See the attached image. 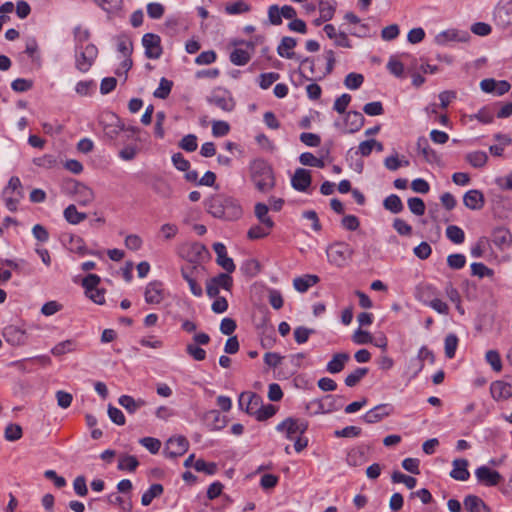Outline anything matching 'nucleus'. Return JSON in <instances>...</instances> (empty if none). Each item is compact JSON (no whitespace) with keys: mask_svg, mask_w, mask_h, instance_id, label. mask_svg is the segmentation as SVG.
I'll list each match as a JSON object with an SVG mask.
<instances>
[{"mask_svg":"<svg viewBox=\"0 0 512 512\" xmlns=\"http://www.w3.org/2000/svg\"><path fill=\"white\" fill-rule=\"evenodd\" d=\"M207 210L213 217L227 221L237 220L243 214L238 200L223 194L212 196L207 203Z\"/></svg>","mask_w":512,"mask_h":512,"instance_id":"nucleus-1","label":"nucleus"},{"mask_svg":"<svg viewBox=\"0 0 512 512\" xmlns=\"http://www.w3.org/2000/svg\"><path fill=\"white\" fill-rule=\"evenodd\" d=\"M250 180L255 188L267 193L275 187L276 179L272 166L264 159L257 158L249 164Z\"/></svg>","mask_w":512,"mask_h":512,"instance_id":"nucleus-2","label":"nucleus"},{"mask_svg":"<svg viewBox=\"0 0 512 512\" xmlns=\"http://www.w3.org/2000/svg\"><path fill=\"white\" fill-rule=\"evenodd\" d=\"M108 122L102 121L104 138L114 145L125 144L139 132L138 127H126L122 120L114 113L108 116Z\"/></svg>","mask_w":512,"mask_h":512,"instance_id":"nucleus-3","label":"nucleus"},{"mask_svg":"<svg viewBox=\"0 0 512 512\" xmlns=\"http://www.w3.org/2000/svg\"><path fill=\"white\" fill-rule=\"evenodd\" d=\"M208 104L215 106L223 112L230 113L236 107V102L231 92L223 87L214 88L211 93L206 97Z\"/></svg>","mask_w":512,"mask_h":512,"instance_id":"nucleus-4","label":"nucleus"},{"mask_svg":"<svg viewBox=\"0 0 512 512\" xmlns=\"http://www.w3.org/2000/svg\"><path fill=\"white\" fill-rule=\"evenodd\" d=\"M326 253L331 264L343 267L351 259L354 251L346 242H335L328 246Z\"/></svg>","mask_w":512,"mask_h":512,"instance_id":"nucleus-5","label":"nucleus"},{"mask_svg":"<svg viewBox=\"0 0 512 512\" xmlns=\"http://www.w3.org/2000/svg\"><path fill=\"white\" fill-rule=\"evenodd\" d=\"M308 429V422L306 420L288 417L276 426V430L284 432L286 438L294 440L296 434H304Z\"/></svg>","mask_w":512,"mask_h":512,"instance_id":"nucleus-6","label":"nucleus"},{"mask_svg":"<svg viewBox=\"0 0 512 512\" xmlns=\"http://www.w3.org/2000/svg\"><path fill=\"white\" fill-rule=\"evenodd\" d=\"M98 55V49L94 44H87L82 51L76 53V68L86 73L90 70Z\"/></svg>","mask_w":512,"mask_h":512,"instance_id":"nucleus-7","label":"nucleus"},{"mask_svg":"<svg viewBox=\"0 0 512 512\" xmlns=\"http://www.w3.org/2000/svg\"><path fill=\"white\" fill-rule=\"evenodd\" d=\"M64 187L69 192L74 193L78 196V203L80 205L86 206L89 203H91L94 199L92 189H90L85 184L77 180L69 179L65 181Z\"/></svg>","mask_w":512,"mask_h":512,"instance_id":"nucleus-8","label":"nucleus"},{"mask_svg":"<svg viewBox=\"0 0 512 512\" xmlns=\"http://www.w3.org/2000/svg\"><path fill=\"white\" fill-rule=\"evenodd\" d=\"M263 403L262 397L255 392H242L239 395L238 405L239 408L245 411L250 416H255L257 409L260 408Z\"/></svg>","mask_w":512,"mask_h":512,"instance_id":"nucleus-9","label":"nucleus"},{"mask_svg":"<svg viewBox=\"0 0 512 512\" xmlns=\"http://www.w3.org/2000/svg\"><path fill=\"white\" fill-rule=\"evenodd\" d=\"M189 442L184 436L170 437L165 445L164 454L169 458H177L187 452Z\"/></svg>","mask_w":512,"mask_h":512,"instance_id":"nucleus-10","label":"nucleus"},{"mask_svg":"<svg viewBox=\"0 0 512 512\" xmlns=\"http://www.w3.org/2000/svg\"><path fill=\"white\" fill-rule=\"evenodd\" d=\"M142 44L145 48V56L148 59H158L161 57L163 50L159 35L154 33L144 34L142 37Z\"/></svg>","mask_w":512,"mask_h":512,"instance_id":"nucleus-11","label":"nucleus"},{"mask_svg":"<svg viewBox=\"0 0 512 512\" xmlns=\"http://www.w3.org/2000/svg\"><path fill=\"white\" fill-rule=\"evenodd\" d=\"M184 257L194 264L204 262L210 258V253L205 245L195 242L184 249Z\"/></svg>","mask_w":512,"mask_h":512,"instance_id":"nucleus-12","label":"nucleus"},{"mask_svg":"<svg viewBox=\"0 0 512 512\" xmlns=\"http://www.w3.org/2000/svg\"><path fill=\"white\" fill-rule=\"evenodd\" d=\"M394 412V407L391 404L384 403L379 404L372 409H370L368 412H366L362 419L367 424H374L378 423L384 418L390 416Z\"/></svg>","mask_w":512,"mask_h":512,"instance_id":"nucleus-13","label":"nucleus"},{"mask_svg":"<svg viewBox=\"0 0 512 512\" xmlns=\"http://www.w3.org/2000/svg\"><path fill=\"white\" fill-rule=\"evenodd\" d=\"M3 337L12 346H22L27 343L28 334L19 326L9 325L3 330Z\"/></svg>","mask_w":512,"mask_h":512,"instance_id":"nucleus-14","label":"nucleus"},{"mask_svg":"<svg viewBox=\"0 0 512 512\" xmlns=\"http://www.w3.org/2000/svg\"><path fill=\"white\" fill-rule=\"evenodd\" d=\"M475 476L479 483L485 486H497L502 480V475L487 466H480L475 470Z\"/></svg>","mask_w":512,"mask_h":512,"instance_id":"nucleus-15","label":"nucleus"},{"mask_svg":"<svg viewBox=\"0 0 512 512\" xmlns=\"http://www.w3.org/2000/svg\"><path fill=\"white\" fill-rule=\"evenodd\" d=\"M213 249L217 255L216 263L226 272L232 273L236 266L233 262V259L228 257L226 246L221 242H216L213 244Z\"/></svg>","mask_w":512,"mask_h":512,"instance_id":"nucleus-16","label":"nucleus"},{"mask_svg":"<svg viewBox=\"0 0 512 512\" xmlns=\"http://www.w3.org/2000/svg\"><path fill=\"white\" fill-rule=\"evenodd\" d=\"M312 178L309 170L304 168H297L291 178L292 187L300 192L306 191L311 185Z\"/></svg>","mask_w":512,"mask_h":512,"instance_id":"nucleus-17","label":"nucleus"},{"mask_svg":"<svg viewBox=\"0 0 512 512\" xmlns=\"http://www.w3.org/2000/svg\"><path fill=\"white\" fill-rule=\"evenodd\" d=\"M463 203L470 210H481L485 205L484 194L480 190L471 189L464 194Z\"/></svg>","mask_w":512,"mask_h":512,"instance_id":"nucleus-18","label":"nucleus"},{"mask_svg":"<svg viewBox=\"0 0 512 512\" xmlns=\"http://www.w3.org/2000/svg\"><path fill=\"white\" fill-rule=\"evenodd\" d=\"M490 392L496 401L507 400L512 397V385L504 381H494L490 385Z\"/></svg>","mask_w":512,"mask_h":512,"instance_id":"nucleus-19","label":"nucleus"},{"mask_svg":"<svg viewBox=\"0 0 512 512\" xmlns=\"http://www.w3.org/2000/svg\"><path fill=\"white\" fill-rule=\"evenodd\" d=\"M144 297L148 304H159L163 300L162 283L159 281L150 282L146 286Z\"/></svg>","mask_w":512,"mask_h":512,"instance_id":"nucleus-20","label":"nucleus"},{"mask_svg":"<svg viewBox=\"0 0 512 512\" xmlns=\"http://www.w3.org/2000/svg\"><path fill=\"white\" fill-rule=\"evenodd\" d=\"M417 149L422 153L424 159L428 163L433 164L440 162L439 155L430 147L428 140L424 136L417 139Z\"/></svg>","mask_w":512,"mask_h":512,"instance_id":"nucleus-21","label":"nucleus"},{"mask_svg":"<svg viewBox=\"0 0 512 512\" xmlns=\"http://www.w3.org/2000/svg\"><path fill=\"white\" fill-rule=\"evenodd\" d=\"M365 118L359 111H349L345 116V124L348 127L349 133L358 132L364 125Z\"/></svg>","mask_w":512,"mask_h":512,"instance_id":"nucleus-22","label":"nucleus"},{"mask_svg":"<svg viewBox=\"0 0 512 512\" xmlns=\"http://www.w3.org/2000/svg\"><path fill=\"white\" fill-rule=\"evenodd\" d=\"M464 506L468 512H491L489 506L476 495H467L464 498Z\"/></svg>","mask_w":512,"mask_h":512,"instance_id":"nucleus-23","label":"nucleus"},{"mask_svg":"<svg viewBox=\"0 0 512 512\" xmlns=\"http://www.w3.org/2000/svg\"><path fill=\"white\" fill-rule=\"evenodd\" d=\"M210 430H221L227 425L225 416H222L218 410H210L204 416Z\"/></svg>","mask_w":512,"mask_h":512,"instance_id":"nucleus-24","label":"nucleus"},{"mask_svg":"<svg viewBox=\"0 0 512 512\" xmlns=\"http://www.w3.org/2000/svg\"><path fill=\"white\" fill-rule=\"evenodd\" d=\"M494 15L500 25L505 27L512 24V2L497 6Z\"/></svg>","mask_w":512,"mask_h":512,"instance_id":"nucleus-25","label":"nucleus"},{"mask_svg":"<svg viewBox=\"0 0 512 512\" xmlns=\"http://www.w3.org/2000/svg\"><path fill=\"white\" fill-rule=\"evenodd\" d=\"M350 359V356L346 352L336 353L333 355L332 359L327 363V371L331 374H336L341 372L346 362Z\"/></svg>","mask_w":512,"mask_h":512,"instance_id":"nucleus-26","label":"nucleus"},{"mask_svg":"<svg viewBox=\"0 0 512 512\" xmlns=\"http://www.w3.org/2000/svg\"><path fill=\"white\" fill-rule=\"evenodd\" d=\"M118 403L129 413H136L141 407L146 405V401L142 398L134 399L129 395H122L118 399Z\"/></svg>","mask_w":512,"mask_h":512,"instance_id":"nucleus-27","label":"nucleus"},{"mask_svg":"<svg viewBox=\"0 0 512 512\" xmlns=\"http://www.w3.org/2000/svg\"><path fill=\"white\" fill-rule=\"evenodd\" d=\"M454 468L450 472V476L455 480L466 481L470 477L467 469L468 461L466 459H455L453 461Z\"/></svg>","mask_w":512,"mask_h":512,"instance_id":"nucleus-28","label":"nucleus"},{"mask_svg":"<svg viewBox=\"0 0 512 512\" xmlns=\"http://www.w3.org/2000/svg\"><path fill=\"white\" fill-rule=\"evenodd\" d=\"M297 45V41L293 37L285 36L281 39L280 44L277 47V53L280 57L292 59L295 57V53L290 51Z\"/></svg>","mask_w":512,"mask_h":512,"instance_id":"nucleus-29","label":"nucleus"},{"mask_svg":"<svg viewBox=\"0 0 512 512\" xmlns=\"http://www.w3.org/2000/svg\"><path fill=\"white\" fill-rule=\"evenodd\" d=\"M319 277L317 275L306 274L302 277H296L293 280L294 288L303 293L306 292L311 286L317 284L319 282Z\"/></svg>","mask_w":512,"mask_h":512,"instance_id":"nucleus-30","label":"nucleus"},{"mask_svg":"<svg viewBox=\"0 0 512 512\" xmlns=\"http://www.w3.org/2000/svg\"><path fill=\"white\" fill-rule=\"evenodd\" d=\"M65 220L73 225L79 224L87 218V214L78 212L74 204L68 205L63 212Z\"/></svg>","mask_w":512,"mask_h":512,"instance_id":"nucleus-31","label":"nucleus"},{"mask_svg":"<svg viewBox=\"0 0 512 512\" xmlns=\"http://www.w3.org/2000/svg\"><path fill=\"white\" fill-rule=\"evenodd\" d=\"M268 206L264 203H257L255 205V215L257 219L267 228L272 229L275 225L274 221L267 215L268 214Z\"/></svg>","mask_w":512,"mask_h":512,"instance_id":"nucleus-32","label":"nucleus"},{"mask_svg":"<svg viewBox=\"0 0 512 512\" xmlns=\"http://www.w3.org/2000/svg\"><path fill=\"white\" fill-rule=\"evenodd\" d=\"M164 487L162 484H152L147 491L142 494L141 504L148 506L151 504L154 498L160 497L163 494Z\"/></svg>","mask_w":512,"mask_h":512,"instance_id":"nucleus-33","label":"nucleus"},{"mask_svg":"<svg viewBox=\"0 0 512 512\" xmlns=\"http://www.w3.org/2000/svg\"><path fill=\"white\" fill-rule=\"evenodd\" d=\"M323 398L324 412H326V414L338 411L343 407L342 396L328 394L323 396Z\"/></svg>","mask_w":512,"mask_h":512,"instance_id":"nucleus-34","label":"nucleus"},{"mask_svg":"<svg viewBox=\"0 0 512 512\" xmlns=\"http://www.w3.org/2000/svg\"><path fill=\"white\" fill-rule=\"evenodd\" d=\"M383 206L386 210L390 211L393 214H398L402 212L404 209V205L400 197L396 194H391L387 196L383 201Z\"/></svg>","mask_w":512,"mask_h":512,"instance_id":"nucleus-35","label":"nucleus"},{"mask_svg":"<svg viewBox=\"0 0 512 512\" xmlns=\"http://www.w3.org/2000/svg\"><path fill=\"white\" fill-rule=\"evenodd\" d=\"M466 161L474 168H482L488 161V156L484 151H474L466 155Z\"/></svg>","mask_w":512,"mask_h":512,"instance_id":"nucleus-36","label":"nucleus"},{"mask_svg":"<svg viewBox=\"0 0 512 512\" xmlns=\"http://www.w3.org/2000/svg\"><path fill=\"white\" fill-rule=\"evenodd\" d=\"M69 242H70V246H71L70 247L71 251H73L79 255H86V254L96 255L97 254L95 252L89 251L86 248L85 241L80 236L71 235Z\"/></svg>","mask_w":512,"mask_h":512,"instance_id":"nucleus-37","label":"nucleus"},{"mask_svg":"<svg viewBox=\"0 0 512 512\" xmlns=\"http://www.w3.org/2000/svg\"><path fill=\"white\" fill-rule=\"evenodd\" d=\"M417 359L419 360V366L417 370L414 372V377L418 375L419 372L424 368V361L428 360L430 364L435 363V355L432 350L428 349L426 346H422L417 354Z\"/></svg>","mask_w":512,"mask_h":512,"instance_id":"nucleus-38","label":"nucleus"},{"mask_svg":"<svg viewBox=\"0 0 512 512\" xmlns=\"http://www.w3.org/2000/svg\"><path fill=\"white\" fill-rule=\"evenodd\" d=\"M369 372L367 367H358L353 372L348 374L344 380L345 385L348 387L356 386L363 377H365Z\"/></svg>","mask_w":512,"mask_h":512,"instance_id":"nucleus-39","label":"nucleus"},{"mask_svg":"<svg viewBox=\"0 0 512 512\" xmlns=\"http://www.w3.org/2000/svg\"><path fill=\"white\" fill-rule=\"evenodd\" d=\"M229 59L232 64L236 66H243L246 65L250 59L251 56L248 51L240 48H235L229 56Z\"/></svg>","mask_w":512,"mask_h":512,"instance_id":"nucleus-40","label":"nucleus"},{"mask_svg":"<svg viewBox=\"0 0 512 512\" xmlns=\"http://www.w3.org/2000/svg\"><path fill=\"white\" fill-rule=\"evenodd\" d=\"M322 19L331 20L336 11V2L334 0H319L318 3Z\"/></svg>","mask_w":512,"mask_h":512,"instance_id":"nucleus-41","label":"nucleus"},{"mask_svg":"<svg viewBox=\"0 0 512 512\" xmlns=\"http://www.w3.org/2000/svg\"><path fill=\"white\" fill-rule=\"evenodd\" d=\"M9 193H15L16 197L24 198V189L20 179L17 176H12L8 182V185L3 190V195Z\"/></svg>","mask_w":512,"mask_h":512,"instance_id":"nucleus-42","label":"nucleus"},{"mask_svg":"<svg viewBox=\"0 0 512 512\" xmlns=\"http://www.w3.org/2000/svg\"><path fill=\"white\" fill-rule=\"evenodd\" d=\"M323 159H324V156H322L321 158H317L310 152H304L299 156V161L302 165L317 167V168L325 167V163H324Z\"/></svg>","mask_w":512,"mask_h":512,"instance_id":"nucleus-43","label":"nucleus"},{"mask_svg":"<svg viewBox=\"0 0 512 512\" xmlns=\"http://www.w3.org/2000/svg\"><path fill=\"white\" fill-rule=\"evenodd\" d=\"M139 466L138 459L133 455H123L119 458L118 469L121 471L127 470L133 472Z\"/></svg>","mask_w":512,"mask_h":512,"instance_id":"nucleus-44","label":"nucleus"},{"mask_svg":"<svg viewBox=\"0 0 512 512\" xmlns=\"http://www.w3.org/2000/svg\"><path fill=\"white\" fill-rule=\"evenodd\" d=\"M173 82L165 77H162L159 82V87L153 92V96L159 99H166L172 90Z\"/></svg>","mask_w":512,"mask_h":512,"instance_id":"nucleus-45","label":"nucleus"},{"mask_svg":"<svg viewBox=\"0 0 512 512\" xmlns=\"http://www.w3.org/2000/svg\"><path fill=\"white\" fill-rule=\"evenodd\" d=\"M458 341H459L458 337L453 333H450L445 337L444 348H445V355L448 359H452L455 357V353H456L457 346H458Z\"/></svg>","mask_w":512,"mask_h":512,"instance_id":"nucleus-46","label":"nucleus"},{"mask_svg":"<svg viewBox=\"0 0 512 512\" xmlns=\"http://www.w3.org/2000/svg\"><path fill=\"white\" fill-rule=\"evenodd\" d=\"M391 480L393 483H403L405 484V486L408 488V489H413L415 488L416 484H417V479L412 477V476H408L406 474H403L402 472L400 471H394L391 475Z\"/></svg>","mask_w":512,"mask_h":512,"instance_id":"nucleus-47","label":"nucleus"},{"mask_svg":"<svg viewBox=\"0 0 512 512\" xmlns=\"http://www.w3.org/2000/svg\"><path fill=\"white\" fill-rule=\"evenodd\" d=\"M446 236L451 242L455 244H461L465 240L464 231L456 225H449L446 228Z\"/></svg>","mask_w":512,"mask_h":512,"instance_id":"nucleus-48","label":"nucleus"},{"mask_svg":"<svg viewBox=\"0 0 512 512\" xmlns=\"http://www.w3.org/2000/svg\"><path fill=\"white\" fill-rule=\"evenodd\" d=\"M277 412V407L273 404H261L260 408L257 409V413L255 414V418L257 421H266L269 418L273 417Z\"/></svg>","mask_w":512,"mask_h":512,"instance_id":"nucleus-49","label":"nucleus"},{"mask_svg":"<svg viewBox=\"0 0 512 512\" xmlns=\"http://www.w3.org/2000/svg\"><path fill=\"white\" fill-rule=\"evenodd\" d=\"M117 50L124 56H131L133 52V43L126 35H120L117 41Z\"/></svg>","mask_w":512,"mask_h":512,"instance_id":"nucleus-50","label":"nucleus"},{"mask_svg":"<svg viewBox=\"0 0 512 512\" xmlns=\"http://www.w3.org/2000/svg\"><path fill=\"white\" fill-rule=\"evenodd\" d=\"M251 10V7L249 4H247L243 0L236 1L231 4H227L225 7V11L227 14L230 15H236V14H242L247 13Z\"/></svg>","mask_w":512,"mask_h":512,"instance_id":"nucleus-51","label":"nucleus"},{"mask_svg":"<svg viewBox=\"0 0 512 512\" xmlns=\"http://www.w3.org/2000/svg\"><path fill=\"white\" fill-rule=\"evenodd\" d=\"M107 500L110 504L118 505L123 512H131L133 509V504L130 499L125 500L123 497L114 493L108 495Z\"/></svg>","mask_w":512,"mask_h":512,"instance_id":"nucleus-52","label":"nucleus"},{"mask_svg":"<svg viewBox=\"0 0 512 512\" xmlns=\"http://www.w3.org/2000/svg\"><path fill=\"white\" fill-rule=\"evenodd\" d=\"M409 210L416 216H422L425 213V203L419 197H411L407 201Z\"/></svg>","mask_w":512,"mask_h":512,"instance_id":"nucleus-53","label":"nucleus"},{"mask_svg":"<svg viewBox=\"0 0 512 512\" xmlns=\"http://www.w3.org/2000/svg\"><path fill=\"white\" fill-rule=\"evenodd\" d=\"M22 435V428L18 424L10 423L5 428L4 436L7 441H17Z\"/></svg>","mask_w":512,"mask_h":512,"instance_id":"nucleus-54","label":"nucleus"},{"mask_svg":"<svg viewBox=\"0 0 512 512\" xmlns=\"http://www.w3.org/2000/svg\"><path fill=\"white\" fill-rule=\"evenodd\" d=\"M471 273L473 276H478L479 278L492 277L494 275V271L491 268L480 262L471 264Z\"/></svg>","mask_w":512,"mask_h":512,"instance_id":"nucleus-55","label":"nucleus"},{"mask_svg":"<svg viewBox=\"0 0 512 512\" xmlns=\"http://www.w3.org/2000/svg\"><path fill=\"white\" fill-rule=\"evenodd\" d=\"M194 468L196 471L207 475H214L217 472V464L215 462H206L203 459L196 460Z\"/></svg>","mask_w":512,"mask_h":512,"instance_id":"nucleus-56","label":"nucleus"},{"mask_svg":"<svg viewBox=\"0 0 512 512\" xmlns=\"http://www.w3.org/2000/svg\"><path fill=\"white\" fill-rule=\"evenodd\" d=\"M364 82V76L359 73L351 72L349 73L344 80V84L348 89L356 90L358 89Z\"/></svg>","mask_w":512,"mask_h":512,"instance_id":"nucleus-57","label":"nucleus"},{"mask_svg":"<svg viewBox=\"0 0 512 512\" xmlns=\"http://www.w3.org/2000/svg\"><path fill=\"white\" fill-rule=\"evenodd\" d=\"M485 359L494 371L500 372L502 370V361L497 350H488Z\"/></svg>","mask_w":512,"mask_h":512,"instance_id":"nucleus-58","label":"nucleus"},{"mask_svg":"<svg viewBox=\"0 0 512 512\" xmlns=\"http://www.w3.org/2000/svg\"><path fill=\"white\" fill-rule=\"evenodd\" d=\"M178 146L186 152H194L198 147L197 136L194 134L184 136L178 143Z\"/></svg>","mask_w":512,"mask_h":512,"instance_id":"nucleus-59","label":"nucleus"},{"mask_svg":"<svg viewBox=\"0 0 512 512\" xmlns=\"http://www.w3.org/2000/svg\"><path fill=\"white\" fill-rule=\"evenodd\" d=\"M213 283L224 290L230 291L233 286V279L229 273H220L217 276L211 278Z\"/></svg>","mask_w":512,"mask_h":512,"instance_id":"nucleus-60","label":"nucleus"},{"mask_svg":"<svg viewBox=\"0 0 512 512\" xmlns=\"http://www.w3.org/2000/svg\"><path fill=\"white\" fill-rule=\"evenodd\" d=\"M315 330L304 326H298L294 329V338L298 344H304L308 341L310 335L314 334Z\"/></svg>","mask_w":512,"mask_h":512,"instance_id":"nucleus-61","label":"nucleus"},{"mask_svg":"<svg viewBox=\"0 0 512 512\" xmlns=\"http://www.w3.org/2000/svg\"><path fill=\"white\" fill-rule=\"evenodd\" d=\"M139 443L152 454H157L161 448L160 440L154 437H143Z\"/></svg>","mask_w":512,"mask_h":512,"instance_id":"nucleus-62","label":"nucleus"},{"mask_svg":"<svg viewBox=\"0 0 512 512\" xmlns=\"http://www.w3.org/2000/svg\"><path fill=\"white\" fill-rule=\"evenodd\" d=\"M352 340L358 345L369 344L373 342V337L370 332L358 328L352 335Z\"/></svg>","mask_w":512,"mask_h":512,"instance_id":"nucleus-63","label":"nucleus"},{"mask_svg":"<svg viewBox=\"0 0 512 512\" xmlns=\"http://www.w3.org/2000/svg\"><path fill=\"white\" fill-rule=\"evenodd\" d=\"M447 264L451 269H462L466 264V257L460 253L450 254L447 257Z\"/></svg>","mask_w":512,"mask_h":512,"instance_id":"nucleus-64","label":"nucleus"}]
</instances>
